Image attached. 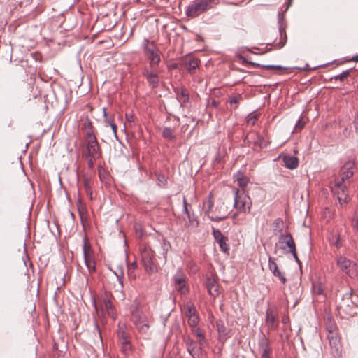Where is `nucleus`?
<instances>
[{"instance_id": "f257e3e1", "label": "nucleus", "mask_w": 358, "mask_h": 358, "mask_svg": "<svg viewBox=\"0 0 358 358\" xmlns=\"http://www.w3.org/2000/svg\"><path fill=\"white\" fill-rule=\"evenodd\" d=\"M131 320L138 331L142 334H148L150 331V323L148 318L143 314L138 304L130 306Z\"/></svg>"}, {"instance_id": "f03ea898", "label": "nucleus", "mask_w": 358, "mask_h": 358, "mask_svg": "<svg viewBox=\"0 0 358 358\" xmlns=\"http://www.w3.org/2000/svg\"><path fill=\"white\" fill-rule=\"evenodd\" d=\"M217 4L215 0H194L186 8L185 14L189 17L195 18Z\"/></svg>"}, {"instance_id": "7ed1b4c3", "label": "nucleus", "mask_w": 358, "mask_h": 358, "mask_svg": "<svg viewBox=\"0 0 358 358\" xmlns=\"http://www.w3.org/2000/svg\"><path fill=\"white\" fill-rule=\"evenodd\" d=\"M338 315L342 318L353 317L357 313V307L351 299V295L346 294L338 302Z\"/></svg>"}, {"instance_id": "20e7f679", "label": "nucleus", "mask_w": 358, "mask_h": 358, "mask_svg": "<svg viewBox=\"0 0 358 358\" xmlns=\"http://www.w3.org/2000/svg\"><path fill=\"white\" fill-rule=\"evenodd\" d=\"M278 243L280 248L285 254L291 253L296 262L300 264L301 262L297 256L296 247L294 238L290 233L280 234L278 237Z\"/></svg>"}, {"instance_id": "39448f33", "label": "nucleus", "mask_w": 358, "mask_h": 358, "mask_svg": "<svg viewBox=\"0 0 358 358\" xmlns=\"http://www.w3.org/2000/svg\"><path fill=\"white\" fill-rule=\"evenodd\" d=\"M145 41L147 44L144 45V52L149 59V66L145 68L160 69L161 57L159 50L155 47L153 42L149 44L148 40H145Z\"/></svg>"}, {"instance_id": "423d86ee", "label": "nucleus", "mask_w": 358, "mask_h": 358, "mask_svg": "<svg viewBox=\"0 0 358 358\" xmlns=\"http://www.w3.org/2000/svg\"><path fill=\"white\" fill-rule=\"evenodd\" d=\"M252 201L250 198L243 192H240L238 189H234V206L240 212L248 213L250 211Z\"/></svg>"}, {"instance_id": "0eeeda50", "label": "nucleus", "mask_w": 358, "mask_h": 358, "mask_svg": "<svg viewBox=\"0 0 358 358\" xmlns=\"http://www.w3.org/2000/svg\"><path fill=\"white\" fill-rule=\"evenodd\" d=\"M336 264L339 269L351 278H355L357 274V264L343 256H339L336 259Z\"/></svg>"}, {"instance_id": "6e6552de", "label": "nucleus", "mask_w": 358, "mask_h": 358, "mask_svg": "<svg viewBox=\"0 0 358 358\" xmlns=\"http://www.w3.org/2000/svg\"><path fill=\"white\" fill-rule=\"evenodd\" d=\"M141 259L147 272L155 273L157 271V266L154 262L155 252L150 248L145 247L141 250Z\"/></svg>"}, {"instance_id": "1a4fd4ad", "label": "nucleus", "mask_w": 358, "mask_h": 358, "mask_svg": "<svg viewBox=\"0 0 358 358\" xmlns=\"http://www.w3.org/2000/svg\"><path fill=\"white\" fill-rule=\"evenodd\" d=\"M87 153L85 155L92 158H100L101 151L96 136L90 131L87 133Z\"/></svg>"}, {"instance_id": "9d476101", "label": "nucleus", "mask_w": 358, "mask_h": 358, "mask_svg": "<svg viewBox=\"0 0 358 358\" xmlns=\"http://www.w3.org/2000/svg\"><path fill=\"white\" fill-rule=\"evenodd\" d=\"M161 72L160 69L144 68L143 69L142 75L145 78L151 89H156L159 87Z\"/></svg>"}, {"instance_id": "9b49d317", "label": "nucleus", "mask_w": 358, "mask_h": 358, "mask_svg": "<svg viewBox=\"0 0 358 358\" xmlns=\"http://www.w3.org/2000/svg\"><path fill=\"white\" fill-rule=\"evenodd\" d=\"M173 285L177 291L182 295L189 292V287L187 284L186 275L178 270L173 277Z\"/></svg>"}, {"instance_id": "f8f14e48", "label": "nucleus", "mask_w": 358, "mask_h": 358, "mask_svg": "<svg viewBox=\"0 0 358 358\" xmlns=\"http://www.w3.org/2000/svg\"><path fill=\"white\" fill-rule=\"evenodd\" d=\"M265 323L268 330H276L278 327V313L275 308H268L266 311Z\"/></svg>"}, {"instance_id": "ddd939ff", "label": "nucleus", "mask_w": 358, "mask_h": 358, "mask_svg": "<svg viewBox=\"0 0 358 358\" xmlns=\"http://www.w3.org/2000/svg\"><path fill=\"white\" fill-rule=\"evenodd\" d=\"M327 338L331 348V354L334 358H341L342 356V345L339 334L327 336Z\"/></svg>"}, {"instance_id": "4468645a", "label": "nucleus", "mask_w": 358, "mask_h": 358, "mask_svg": "<svg viewBox=\"0 0 358 358\" xmlns=\"http://www.w3.org/2000/svg\"><path fill=\"white\" fill-rule=\"evenodd\" d=\"M333 192L336 194L339 203L342 206L348 201V195L346 193V187L343 182L336 181L334 187H332Z\"/></svg>"}, {"instance_id": "2eb2a0df", "label": "nucleus", "mask_w": 358, "mask_h": 358, "mask_svg": "<svg viewBox=\"0 0 358 358\" xmlns=\"http://www.w3.org/2000/svg\"><path fill=\"white\" fill-rule=\"evenodd\" d=\"M188 352L193 358H201L203 345H198L197 343L190 337L185 338Z\"/></svg>"}, {"instance_id": "dca6fc26", "label": "nucleus", "mask_w": 358, "mask_h": 358, "mask_svg": "<svg viewBox=\"0 0 358 358\" xmlns=\"http://www.w3.org/2000/svg\"><path fill=\"white\" fill-rule=\"evenodd\" d=\"M258 345L261 352L262 358H271V349L270 348V342L265 334H262L260 336L258 341Z\"/></svg>"}, {"instance_id": "f3484780", "label": "nucleus", "mask_w": 358, "mask_h": 358, "mask_svg": "<svg viewBox=\"0 0 358 358\" xmlns=\"http://www.w3.org/2000/svg\"><path fill=\"white\" fill-rule=\"evenodd\" d=\"M216 327L218 332V339L220 341L224 342L231 335V329L227 328L222 320H219L216 322Z\"/></svg>"}, {"instance_id": "a211bd4d", "label": "nucleus", "mask_w": 358, "mask_h": 358, "mask_svg": "<svg viewBox=\"0 0 358 358\" xmlns=\"http://www.w3.org/2000/svg\"><path fill=\"white\" fill-rule=\"evenodd\" d=\"M268 268L271 272L273 273V275L281 281L282 284H285L287 281L286 278L285 277L284 274L282 273L280 270L278 269V264L275 262V258H272L269 257L268 258Z\"/></svg>"}, {"instance_id": "6ab92c4d", "label": "nucleus", "mask_w": 358, "mask_h": 358, "mask_svg": "<svg viewBox=\"0 0 358 358\" xmlns=\"http://www.w3.org/2000/svg\"><path fill=\"white\" fill-rule=\"evenodd\" d=\"M206 287L210 296L215 298L219 295V286L216 280L213 277H208L206 280Z\"/></svg>"}, {"instance_id": "aec40b11", "label": "nucleus", "mask_w": 358, "mask_h": 358, "mask_svg": "<svg viewBox=\"0 0 358 358\" xmlns=\"http://www.w3.org/2000/svg\"><path fill=\"white\" fill-rule=\"evenodd\" d=\"M101 308L103 310L106 311V313L113 320L115 319L116 316L115 309L109 296H106V297L103 299Z\"/></svg>"}, {"instance_id": "412c9836", "label": "nucleus", "mask_w": 358, "mask_h": 358, "mask_svg": "<svg viewBox=\"0 0 358 358\" xmlns=\"http://www.w3.org/2000/svg\"><path fill=\"white\" fill-rule=\"evenodd\" d=\"M355 163L353 162L348 161L343 166V171L341 174V178L337 181L344 182L345 180L350 178L353 176V168Z\"/></svg>"}, {"instance_id": "4be33fe9", "label": "nucleus", "mask_w": 358, "mask_h": 358, "mask_svg": "<svg viewBox=\"0 0 358 358\" xmlns=\"http://www.w3.org/2000/svg\"><path fill=\"white\" fill-rule=\"evenodd\" d=\"M326 330L327 331V336H334L338 334V329L336 322L328 316L325 321Z\"/></svg>"}, {"instance_id": "5701e85b", "label": "nucleus", "mask_w": 358, "mask_h": 358, "mask_svg": "<svg viewBox=\"0 0 358 358\" xmlns=\"http://www.w3.org/2000/svg\"><path fill=\"white\" fill-rule=\"evenodd\" d=\"M117 334L120 343L130 340V335L124 323H119Z\"/></svg>"}, {"instance_id": "b1692460", "label": "nucleus", "mask_w": 358, "mask_h": 358, "mask_svg": "<svg viewBox=\"0 0 358 358\" xmlns=\"http://www.w3.org/2000/svg\"><path fill=\"white\" fill-rule=\"evenodd\" d=\"M174 92L176 94L177 99L180 102L181 104L186 103L189 101V94L187 90L184 87H176L174 88Z\"/></svg>"}, {"instance_id": "393cba45", "label": "nucleus", "mask_w": 358, "mask_h": 358, "mask_svg": "<svg viewBox=\"0 0 358 358\" xmlns=\"http://www.w3.org/2000/svg\"><path fill=\"white\" fill-rule=\"evenodd\" d=\"M282 162L284 166L289 169H294L299 166V159L295 156L285 155Z\"/></svg>"}, {"instance_id": "a878e982", "label": "nucleus", "mask_w": 358, "mask_h": 358, "mask_svg": "<svg viewBox=\"0 0 358 358\" xmlns=\"http://www.w3.org/2000/svg\"><path fill=\"white\" fill-rule=\"evenodd\" d=\"M188 220L185 222V227L190 230L194 229L199 226L198 220L194 216V214L189 215V217H185L184 220Z\"/></svg>"}, {"instance_id": "bb28decb", "label": "nucleus", "mask_w": 358, "mask_h": 358, "mask_svg": "<svg viewBox=\"0 0 358 358\" xmlns=\"http://www.w3.org/2000/svg\"><path fill=\"white\" fill-rule=\"evenodd\" d=\"M198 66L199 60L194 57H192L189 60H186L185 62V67L190 73H194Z\"/></svg>"}, {"instance_id": "cd10ccee", "label": "nucleus", "mask_w": 358, "mask_h": 358, "mask_svg": "<svg viewBox=\"0 0 358 358\" xmlns=\"http://www.w3.org/2000/svg\"><path fill=\"white\" fill-rule=\"evenodd\" d=\"M234 179L236 181H237L238 185L241 187L244 188L247 186V185L249 182V179L248 177H246L242 172L238 171L237 172L234 176Z\"/></svg>"}, {"instance_id": "c85d7f7f", "label": "nucleus", "mask_w": 358, "mask_h": 358, "mask_svg": "<svg viewBox=\"0 0 358 358\" xmlns=\"http://www.w3.org/2000/svg\"><path fill=\"white\" fill-rule=\"evenodd\" d=\"M85 266L87 268L88 272L90 273H95L96 271V262L94 258V255L84 258Z\"/></svg>"}, {"instance_id": "c756f323", "label": "nucleus", "mask_w": 358, "mask_h": 358, "mask_svg": "<svg viewBox=\"0 0 358 358\" xmlns=\"http://www.w3.org/2000/svg\"><path fill=\"white\" fill-rule=\"evenodd\" d=\"M192 332L198 338V343L200 345H204L207 343L204 333L199 328L192 329Z\"/></svg>"}, {"instance_id": "7c9ffc66", "label": "nucleus", "mask_w": 358, "mask_h": 358, "mask_svg": "<svg viewBox=\"0 0 358 358\" xmlns=\"http://www.w3.org/2000/svg\"><path fill=\"white\" fill-rule=\"evenodd\" d=\"M83 252L84 258L90 257L93 255V252L91 248V246L89 243V241L87 237L83 238Z\"/></svg>"}, {"instance_id": "2f4dec72", "label": "nucleus", "mask_w": 358, "mask_h": 358, "mask_svg": "<svg viewBox=\"0 0 358 358\" xmlns=\"http://www.w3.org/2000/svg\"><path fill=\"white\" fill-rule=\"evenodd\" d=\"M162 136L171 141L176 140V136L174 134L173 129L170 127H164L162 131Z\"/></svg>"}, {"instance_id": "473e14b6", "label": "nucleus", "mask_w": 358, "mask_h": 358, "mask_svg": "<svg viewBox=\"0 0 358 358\" xmlns=\"http://www.w3.org/2000/svg\"><path fill=\"white\" fill-rule=\"evenodd\" d=\"M270 141L264 136L257 134L255 140V144L260 148H266L269 145Z\"/></svg>"}, {"instance_id": "72a5a7b5", "label": "nucleus", "mask_w": 358, "mask_h": 358, "mask_svg": "<svg viewBox=\"0 0 358 358\" xmlns=\"http://www.w3.org/2000/svg\"><path fill=\"white\" fill-rule=\"evenodd\" d=\"M121 345V351L125 355L128 356L131 354L132 351V345L131 344V341H127L120 343Z\"/></svg>"}, {"instance_id": "f704fd0d", "label": "nucleus", "mask_w": 358, "mask_h": 358, "mask_svg": "<svg viewBox=\"0 0 358 358\" xmlns=\"http://www.w3.org/2000/svg\"><path fill=\"white\" fill-rule=\"evenodd\" d=\"M83 185L86 194L88 195L90 199L92 200V189L90 179L87 177H85L83 180Z\"/></svg>"}, {"instance_id": "c9c22d12", "label": "nucleus", "mask_w": 358, "mask_h": 358, "mask_svg": "<svg viewBox=\"0 0 358 358\" xmlns=\"http://www.w3.org/2000/svg\"><path fill=\"white\" fill-rule=\"evenodd\" d=\"M253 66L256 67H261L262 69H272L274 70L276 73L279 71H282L287 69V68L283 67L280 65H261L259 64L253 63Z\"/></svg>"}, {"instance_id": "e433bc0d", "label": "nucleus", "mask_w": 358, "mask_h": 358, "mask_svg": "<svg viewBox=\"0 0 358 358\" xmlns=\"http://www.w3.org/2000/svg\"><path fill=\"white\" fill-rule=\"evenodd\" d=\"M227 241H228L227 237L224 236L222 239L218 240V241H217V243L220 246V250L225 253H228L229 250V246L227 243Z\"/></svg>"}, {"instance_id": "4c0bfd02", "label": "nucleus", "mask_w": 358, "mask_h": 358, "mask_svg": "<svg viewBox=\"0 0 358 358\" xmlns=\"http://www.w3.org/2000/svg\"><path fill=\"white\" fill-rule=\"evenodd\" d=\"M279 32L280 35V39L279 43H278V45L279 48H281L285 45V44L287 42V35L285 30L281 26L279 27Z\"/></svg>"}, {"instance_id": "58836bf2", "label": "nucleus", "mask_w": 358, "mask_h": 358, "mask_svg": "<svg viewBox=\"0 0 358 358\" xmlns=\"http://www.w3.org/2000/svg\"><path fill=\"white\" fill-rule=\"evenodd\" d=\"M259 117V114L255 111L250 113L247 117V123L251 126L255 125Z\"/></svg>"}, {"instance_id": "ea45409f", "label": "nucleus", "mask_w": 358, "mask_h": 358, "mask_svg": "<svg viewBox=\"0 0 358 358\" xmlns=\"http://www.w3.org/2000/svg\"><path fill=\"white\" fill-rule=\"evenodd\" d=\"M185 315L188 318L197 315L196 309L193 304L187 306L185 308Z\"/></svg>"}, {"instance_id": "a19ab883", "label": "nucleus", "mask_w": 358, "mask_h": 358, "mask_svg": "<svg viewBox=\"0 0 358 358\" xmlns=\"http://www.w3.org/2000/svg\"><path fill=\"white\" fill-rule=\"evenodd\" d=\"M350 76V70H346L343 71L341 73L335 76L334 78H331V80H339L340 81H343Z\"/></svg>"}, {"instance_id": "79ce46f5", "label": "nucleus", "mask_w": 358, "mask_h": 358, "mask_svg": "<svg viewBox=\"0 0 358 358\" xmlns=\"http://www.w3.org/2000/svg\"><path fill=\"white\" fill-rule=\"evenodd\" d=\"M241 100H242V96L241 95L231 96L229 98V103L231 106L234 104L235 106H234V109H236Z\"/></svg>"}, {"instance_id": "37998d69", "label": "nucleus", "mask_w": 358, "mask_h": 358, "mask_svg": "<svg viewBox=\"0 0 358 358\" xmlns=\"http://www.w3.org/2000/svg\"><path fill=\"white\" fill-rule=\"evenodd\" d=\"M199 322V318L198 315L188 318V324L192 329L197 328Z\"/></svg>"}, {"instance_id": "c03bdc74", "label": "nucleus", "mask_w": 358, "mask_h": 358, "mask_svg": "<svg viewBox=\"0 0 358 358\" xmlns=\"http://www.w3.org/2000/svg\"><path fill=\"white\" fill-rule=\"evenodd\" d=\"M208 217L211 221L220 222V221L225 220L227 217V212H225L223 214L217 215V216L208 215Z\"/></svg>"}, {"instance_id": "a18cd8bd", "label": "nucleus", "mask_w": 358, "mask_h": 358, "mask_svg": "<svg viewBox=\"0 0 358 358\" xmlns=\"http://www.w3.org/2000/svg\"><path fill=\"white\" fill-rule=\"evenodd\" d=\"M312 290L314 294L320 295L323 294V289L320 284L313 283Z\"/></svg>"}, {"instance_id": "49530a36", "label": "nucleus", "mask_w": 358, "mask_h": 358, "mask_svg": "<svg viewBox=\"0 0 358 358\" xmlns=\"http://www.w3.org/2000/svg\"><path fill=\"white\" fill-rule=\"evenodd\" d=\"M170 247V244L168 242H166L165 241H163V242L161 243V248L163 252L162 255L165 260H166L167 252L169 250Z\"/></svg>"}, {"instance_id": "de8ad7c7", "label": "nucleus", "mask_w": 358, "mask_h": 358, "mask_svg": "<svg viewBox=\"0 0 358 358\" xmlns=\"http://www.w3.org/2000/svg\"><path fill=\"white\" fill-rule=\"evenodd\" d=\"M213 236L214 239L217 242L218 240L222 239L224 236L222 234L220 230L213 228Z\"/></svg>"}, {"instance_id": "09e8293b", "label": "nucleus", "mask_w": 358, "mask_h": 358, "mask_svg": "<svg viewBox=\"0 0 358 358\" xmlns=\"http://www.w3.org/2000/svg\"><path fill=\"white\" fill-rule=\"evenodd\" d=\"M115 275L117 276V280L119 282V284L121 287V288L123 287V278H124V273L123 270L122 268H120L119 272L115 273Z\"/></svg>"}, {"instance_id": "8fccbe9b", "label": "nucleus", "mask_w": 358, "mask_h": 358, "mask_svg": "<svg viewBox=\"0 0 358 358\" xmlns=\"http://www.w3.org/2000/svg\"><path fill=\"white\" fill-rule=\"evenodd\" d=\"M85 158L87 161L88 168L92 169L94 166V161L96 160L98 158H92L87 155H85Z\"/></svg>"}, {"instance_id": "3c124183", "label": "nucleus", "mask_w": 358, "mask_h": 358, "mask_svg": "<svg viewBox=\"0 0 358 358\" xmlns=\"http://www.w3.org/2000/svg\"><path fill=\"white\" fill-rule=\"evenodd\" d=\"M183 210L184 213H185V217H189V215L192 214L188 207L187 199L185 198L183 199Z\"/></svg>"}, {"instance_id": "603ef678", "label": "nucleus", "mask_w": 358, "mask_h": 358, "mask_svg": "<svg viewBox=\"0 0 358 358\" xmlns=\"http://www.w3.org/2000/svg\"><path fill=\"white\" fill-rule=\"evenodd\" d=\"M103 115L105 117V122L107 125L110 126L111 124L115 123L112 117H108L106 109L105 108H103Z\"/></svg>"}, {"instance_id": "864d4df0", "label": "nucleus", "mask_w": 358, "mask_h": 358, "mask_svg": "<svg viewBox=\"0 0 358 358\" xmlns=\"http://www.w3.org/2000/svg\"><path fill=\"white\" fill-rule=\"evenodd\" d=\"M305 126V122L302 120H299L295 124L294 130L297 131L298 130H301Z\"/></svg>"}, {"instance_id": "5fc2aeb1", "label": "nucleus", "mask_w": 358, "mask_h": 358, "mask_svg": "<svg viewBox=\"0 0 358 358\" xmlns=\"http://www.w3.org/2000/svg\"><path fill=\"white\" fill-rule=\"evenodd\" d=\"M137 264L136 262H132L129 266H128V273L129 275H131V273L136 268Z\"/></svg>"}, {"instance_id": "6e6d98bb", "label": "nucleus", "mask_w": 358, "mask_h": 358, "mask_svg": "<svg viewBox=\"0 0 358 358\" xmlns=\"http://www.w3.org/2000/svg\"><path fill=\"white\" fill-rule=\"evenodd\" d=\"M352 227L358 231V217H355L352 220Z\"/></svg>"}, {"instance_id": "4d7b16f0", "label": "nucleus", "mask_w": 358, "mask_h": 358, "mask_svg": "<svg viewBox=\"0 0 358 358\" xmlns=\"http://www.w3.org/2000/svg\"><path fill=\"white\" fill-rule=\"evenodd\" d=\"M110 127L112 129L114 136L117 138V125L115 124V123H113V124H111V125H110Z\"/></svg>"}, {"instance_id": "13d9d810", "label": "nucleus", "mask_w": 358, "mask_h": 358, "mask_svg": "<svg viewBox=\"0 0 358 358\" xmlns=\"http://www.w3.org/2000/svg\"><path fill=\"white\" fill-rule=\"evenodd\" d=\"M127 120L129 122H132L134 120V117L133 115H126Z\"/></svg>"}, {"instance_id": "bf43d9fd", "label": "nucleus", "mask_w": 358, "mask_h": 358, "mask_svg": "<svg viewBox=\"0 0 358 358\" xmlns=\"http://www.w3.org/2000/svg\"><path fill=\"white\" fill-rule=\"evenodd\" d=\"M158 180L159 182L163 183L164 185V182H166L165 177L163 175L158 176Z\"/></svg>"}, {"instance_id": "052dcab7", "label": "nucleus", "mask_w": 358, "mask_h": 358, "mask_svg": "<svg viewBox=\"0 0 358 358\" xmlns=\"http://www.w3.org/2000/svg\"><path fill=\"white\" fill-rule=\"evenodd\" d=\"M292 0H288L287 8H285V11H287L289 8V7L292 5Z\"/></svg>"}, {"instance_id": "680f3d73", "label": "nucleus", "mask_w": 358, "mask_h": 358, "mask_svg": "<svg viewBox=\"0 0 358 358\" xmlns=\"http://www.w3.org/2000/svg\"><path fill=\"white\" fill-rule=\"evenodd\" d=\"M352 61L353 62H358V55H355L354 57H352V58L351 59Z\"/></svg>"}, {"instance_id": "e2e57ef3", "label": "nucleus", "mask_w": 358, "mask_h": 358, "mask_svg": "<svg viewBox=\"0 0 358 358\" xmlns=\"http://www.w3.org/2000/svg\"><path fill=\"white\" fill-rule=\"evenodd\" d=\"M212 206H213V204H212V203H210V206H209L208 209V210H207V211H206V213H207V214H208V213H210V210H211V208H212Z\"/></svg>"}, {"instance_id": "0e129e2a", "label": "nucleus", "mask_w": 358, "mask_h": 358, "mask_svg": "<svg viewBox=\"0 0 358 358\" xmlns=\"http://www.w3.org/2000/svg\"><path fill=\"white\" fill-rule=\"evenodd\" d=\"M187 129V127H186V125H183L181 128L182 131H185Z\"/></svg>"}, {"instance_id": "69168bd1", "label": "nucleus", "mask_w": 358, "mask_h": 358, "mask_svg": "<svg viewBox=\"0 0 358 358\" xmlns=\"http://www.w3.org/2000/svg\"><path fill=\"white\" fill-rule=\"evenodd\" d=\"M212 105L216 107L217 106V102L215 101H212Z\"/></svg>"}, {"instance_id": "338daca9", "label": "nucleus", "mask_w": 358, "mask_h": 358, "mask_svg": "<svg viewBox=\"0 0 358 358\" xmlns=\"http://www.w3.org/2000/svg\"><path fill=\"white\" fill-rule=\"evenodd\" d=\"M238 214L237 213H234L232 216L233 219H235L236 217H237Z\"/></svg>"}, {"instance_id": "774afa93", "label": "nucleus", "mask_w": 358, "mask_h": 358, "mask_svg": "<svg viewBox=\"0 0 358 358\" xmlns=\"http://www.w3.org/2000/svg\"><path fill=\"white\" fill-rule=\"evenodd\" d=\"M78 203L80 204L81 203V200L79 199H78Z\"/></svg>"}]
</instances>
